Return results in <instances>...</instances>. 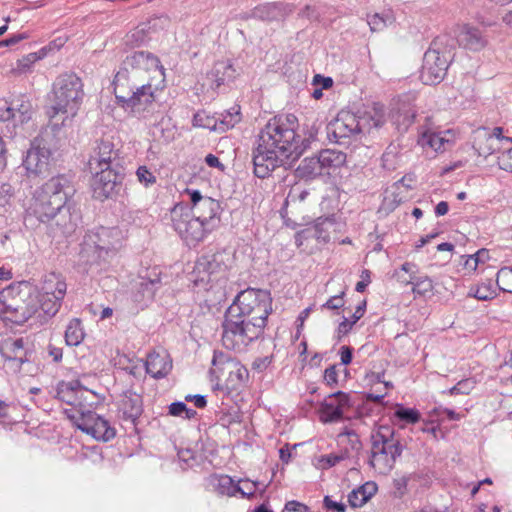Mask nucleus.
<instances>
[{"label":"nucleus","instance_id":"obj_30","mask_svg":"<svg viewBox=\"0 0 512 512\" xmlns=\"http://www.w3.org/2000/svg\"><path fill=\"white\" fill-rule=\"evenodd\" d=\"M146 372L155 379H161L168 375L172 369V362L167 354L151 352L145 363Z\"/></svg>","mask_w":512,"mask_h":512},{"label":"nucleus","instance_id":"obj_18","mask_svg":"<svg viewBox=\"0 0 512 512\" xmlns=\"http://www.w3.org/2000/svg\"><path fill=\"white\" fill-rule=\"evenodd\" d=\"M32 345L28 339L7 338L0 345V354L6 361L16 364L20 369L22 364L29 362L32 355Z\"/></svg>","mask_w":512,"mask_h":512},{"label":"nucleus","instance_id":"obj_21","mask_svg":"<svg viewBox=\"0 0 512 512\" xmlns=\"http://www.w3.org/2000/svg\"><path fill=\"white\" fill-rule=\"evenodd\" d=\"M295 10V5L285 2H266L253 8L248 17L264 22H283Z\"/></svg>","mask_w":512,"mask_h":512},{"label":"nucleus","instance_id":"obj_22","mask_svg":"<svg viewBox=\"0 0 512 512\" xmlns=\"http://www.w3.org/2000/svg\"><path fill=\"white\" fill-rule=\"evenodd\" d=\"M143 412L142 396L132 390L124 391L117 403V416L121 421L136 426Z\"/></svg>","mask_w":512,"mask_h":512},{"label":"nucleus","instance_id":"obj_46","mask_svg":"<svg viewBox=\"0 0 512 512\" xmlns=\"http://www.w3.org/2000/svg\"><path fill=\"white\" fill-rule=\"evenodd\" d=\"M399 146L391 143L381 157L382 167L386 170H395L398 166Z\"/></svg>","mask_w":512,"mask_h":512},{"label":"nucleus","instance_id":"obj_27","mask_svg":"<svg viewBox=\"0 0 512 512\" xmlns=\"http://www.w3.org/2000/svg\"><path fill=\"white\" fill-rule=\"evenodd\" d=\"M161 287V278L155 271L148 277H141L135 286L133 299L135 302L147 304L152 301L156 291Z\"/></svg>","mask_w":512,"mask_h":512},{"label":"nucleus","instance_id":"obj_58","mask_svg":"<svg viewBox=\"0 0 512 512\" xmlns=\"http://www.w3.org/2000/svg\"><path fill=\"white\" fill-rule=\"evenodd\" d=\"M16 120V113L12 112L10 102L0 99V122Z\"/></svg>","mask_w":512,"mask_h":512},{"label":"nucleus","instance_id":"obj_12","mask_svg":"<svg viewBox=\"0 0 512 512\" xmlns=\"http://www.w3.org/2000/svg\"><path fill=\"white\" fill-rule=\"evenodd\" d=\"M52 152L50 148L45 145L44 138H35L31 142L26 156L23 160V166L29 177L40 176L49 170V163Z\"/></svg>","mask_w":512,"mask_h":512},{"label":"nucleus","instance_id":"obj_32","mask_svg":"<svg viewBox=\"0 0 512 512\" xmlns=\"http://www.w3.org/2000/svg\"><path fill=\"white\" fill-rule=\"evenodd\" d=\"M377 490V484L373 481H368L349 493L348 502L353 508L362 507L376 494Z\"/></svg>","mask_w":512,"mask_h":512},{"label":"nucleus","instance_id":"obj_36","mask_svg":"<svg viewBox=\"0 0 512 512\" xmlns=\"http://www.w3.org/2000/svg\"><path fill=\"white\" fill-rule=\"evenodd\" d=\"M85 332L79 318L69 321L65 330V342L68 346H78L84 339Z\"/></svg>","mask_w":512,"mask_h":512},{"label":"nucleus","instance_id":"obj_52","mask_svg":"<svg viewBox=\"0 0 512 512\" xmlns=\"http://www.w3.org/2000/svg\"><path fill=\"white\" fill-rule=\"evenodd\" d=\"M475 381L471 378L459 381L455 386L448 390L449 395H468L475 388Z\"/></svg>","mask_w":512,"mask_h":512},{"label":"nucleus","instance_id":"obj_34","mask_svg":"<svg viewBox=\"0 0 512 512\" xmlns=\"http://www.w3.org/2000/svg\"><path fill=\"white\" fill-rule=\"evenodd\" d=\"M317 157L323 173H329L330 169L340 167L346 161V155L343 152L331 149L322 150Z\"/></svg>","mask_w":512,"mask_h":512},{"label":"nucleus","instance_id":"obj_6","mask_svg":"<svg viewBox=\"0 0 512 512\" xmlns=\"http://www.w3.org/2000/svg\"><path fill=\"white\" fill-rule=\"evenodd\" d=\"M84 97L82 80L72 72L60 74L53 83V102L48 111L50 119L59 114L74 117Z\"/></svg>","mask_w":512,"mask_h":512},{"label":"nucleus","instance_id":"obj_13","mask_svg":"<svg viewBox=\"0 0 512 512\" xmlns=\"http://www.w3.org/2000/svg\"><path fill=\"white\" fill-rule=\"evenodd\" d=\"M117 162L118 149L112 138L103 137L95 142L87 164L89 171H98L99 168L116 167Z\"/></svg>","mask_w":512,"mask_h":512},{"label":"nucleus","instance_id":"obj_20","mask_svg":"<svg viewBox=\"0 0 512 512\" xmlns=\"http://www.w3.org/2000/svg\"><path fill=\"white\" fill-rule=\"evenodd\" d=\"M358 125L355 113L341 111L336 119L329 124L328 135H332L337 143L344 144L346 138L360 135Z\"/></svg>","mask_w":512,"mask_h":512},{"label":"nucleus","instance_id":"obj_37","mask_svg":"<svg viewBox=\"0 0 512 512\" xmlns=\"http://www.w3.org/2000/svg\"><path fill=\"white\" fill-rule=\"evenodd\" d=\"M396 276L398 280L404 284H412V291L414 294L424 296L427 293H430L433 290V282L432 280L425 276V277H416L411 276L409 279L403 278L399 275V273H396Z\"/></svg>","mask_w":512,"mask_h":512},{"label":"nucleus","instance_id":"obj_42","mask_svg":"<svg viewBox=\"0 0 512 512\" xmlns=\"http://www.w3.org/2000/svg\"><path fill=\"white\" fill-rule=\"evenodd\" d=\"M212 366L211 373H218L225 369H230L231 367H237L238 362H236L230 354L215 350L212 358Z\"/></svg>","mask_w":512,"mask_h":512},{"label":"nucleus","instance_id":"obj_4","mask_svg":"<svg viewBox=\"0 0 512 512\" xmlns=\"http://www.w3.org/2000/svg\"><path fill=\"white\" fill-rule=\"evenodd\" d=\"M37 297L28 282H16L0 291V316L22 325L36 315Z\"/></svg>","mask_w":512,"mask_h":512},{"label":"nucleus","instance_id":"obj_19","mask_svg":"<svg viewBox=\"0 0 512 512\" xmlns=\"http://www.w3.org/2000/svg\"><path fill=\"white\" fill-rule=\"evenodd\" d=\"M38 191L55 198V204L65 205L74 195L75 188L72 179L68 175L60 174L50 178Z\"/></svg>","mask_w":512,"mask_h":512},{"label":"nucleus","instance_id":"obj_62","mask_svg":"<svg viewBox=\"0 0 512 512\" xmlns=\"http://www.w3.org/2000/svg\"><path fill=\"white\" fill-rule=\"evenodd\" d=\"M184 193L186 195H188L189 197V200L192 204L191 208H189L190 210H193L195 209V207H197V204L198 203H201L206 196H202L200 191L198 190H195V189H185Z\"/></svg>","mask_w":512,"mask_h":512},{"label":"nucleus","instance_id":"obj_53","mask_svg":"<svg viewBox=\"0 0 512 512\" xmlns=\"http://www.w3.org/2000/svg\"><path fill=\"white\" fill-rule=\"evenodd\" d=\"M319 125L314 121L310 126L304 130V137H300V145L303 146V152L310 146L311 142L315 141L318 135Z\"/></svg>","mask_w":512,"mask_h":512},{"label":"nucleus","instance_id":"obj_49","mask_svg":"<svg viewBox=\"0 0 512 512\" xmlns=\"http://www.w3.org/2000/svg\"><path fill=\"white\" fill-rule=\"evenodd\" d=\"M309 192L305 189H302L300 186H293L289 190L284 205L282 207V216L284 217V213H287V208L289 205H295L297 203L303 202Z\"/></svg>","mask_w":512,"mask_h":512},{"label":"nucleus","instance_id":"obj_15","mask_svg":"<svg viewBox=\"0 0 512 512\" xmlns=\"http://www.w3.org/2000/svg\"><path fill=\"white\" fill-rule=\"evenodd\" d=\"M85 239L92 241L96 248L104 252V260H113L121 247V231L116 227H100L88 234Z\"/></svg>","mask_w":512,"mask_h":512},{"label":"nucleus","instance_id":"obj_1","mask_svg":"<svg viewBox=\"0 0 512 512\" xmlns=\"http://www.w3.org/2000/svg\"><path fill=\"white\" fill-rule=\"evenodd\" d=\"M165 81V69L157 56L148 51L128 55L116 73L113 86L117 103L134 115L147 111L155 92Z\"/></svg>","mask_w":512,"mask_h":512},{"label":"nucleus","instance_id":"obj_56","mask_svg":"<svg viewBox=\"0 0 512 512\" xmlns=\"http://www.w3.org/2000/svg\"><path fill=\"white\" fill-rule=\"evenodd\" d=\"M499 153L497 157L499 168L505 171H512V148H508Z\"/></svg>","mask_w":512,"mask_h":512},{"label":"nucleus","instance_id":"obj_29","mask_svg":"<svg viewBox=\"0 0 512 512\" xmlns=\"http://www.w3.org/2000/svg\"><path fill=\"white\" fill-rule=\"evenodd\" d=\"M207 78L215 88L228 84L236 78V69L230 60H219L214 63Z\"/></svg>","mask_w":512,"mask_h":512},{"label":"nucleus","instance_id":"obj_41","mask_svg":"<svg viewBox=\"0 0 512 512\" xmlns=\"http://www.w3.org/2000/svg\"><path fill=\"white\" fill-rule=\"evenodd\" d=\"M496 295L497 291L491 280L472 286L468 292V296L482 301L493 299Z\"/></svg>","mask_w":512,"mask_h":512},{"label":"nucleus","instance_id":"obj_45","mask_svg":"<svg viewBox=\"0 0 512 512\" xmlns=\"http://www.w3.org/2000/svg\"><path fill=\"white\" fill-rule=\"evenodd\" d=\"M192 123L194 127L219 131L217 118L213 115H209L206 111H199L195 113Z\"/></svg>","mask_w":512,"mask_h":512},{"label":"nucleus","instance_id":"obj_55","mask_svg":"<svg viewBox=\"0 0 512 512\" xmlns=\"http://www.w3.org/2000/svg\"><path fill=\"white\" fill-rule=\"evenodd\" d=\"M257 484V482L241 480L239 484H236L237 493H240L243 497L251 498L255 494Z\"/></svg>","mask_w":512,"mask_h":512},{"label":"nucleus","instance_id":"obj_51","mask_svg":"<svg viewBox=\"0 0 512 512\" xmlns=\"http://www.w3.org/2000/svg\"><path fill=\"white\" fill-rule=\"evenodd\" d=\"M496 284L499 290L512 293V266L502 267L497 272Z\"/></svg>","mask_w":512,"mask_h":512},{"label":"nucleus","instance_id":"obj_17","mask_svg":"<svg viewBox=\"0 0 512 512\" xmlns=\"http://www.w3.org/2000/svg\"><path fill=\"white\" fill-rule=\"evenodd\" d=\"M350 406L349 394L337 391L328 395L320 406L321 422L334 423L342 420L345 410Z\"/></svg>","mask_w":512,"mask_h":512},{"label":"nucleus","instance_id":"obj_40","mask_svg":"<svg viewBox=\"0 0 512 512\" xmlns=\"http://www.w3.org/2000/svg\"><path fill=\"white\" fill-rule=\"evenodd\" d=\"M83 393L82 390H76L73 383H64L58 385L57 398L69 405L76 406L78 402V394Z\"/></svg>","mask_w":512,"mask_h":512},{"label":"nucleus","instance_id":"obj_61","mask_svg":"<svg viewBox=\"0 0 512 512\" xmlns=\"http://www.w3.org/2000/svg\"><path fill=\"white\" fill-rule=\"evenodd\" d=\"M344 292L340 293L339 295H335L330 297L322 306L321 309H330V310H336L344 306V299H343Z\"/></svg>","mask_w":512,"mask_h":512},{"label":"nucleus","instance_id":"obj_9","mask_svg":"<svg viewBox=\"0 0 512 512\" xmlns=\"http://www.w3.org/2000/svg\"><path fill=\"white\" fill-rule=\"evenodd\" d=\"M228 261V255L221 252L202 255L195 262L190 280L195 287L208 289L210 283H217L227 277Z\"/></svg>","mask_w":512,"mask_h":512},{"label":"nucleus","instance_id":"obj_38","mask_svg":"<svg viewBox=\"0 0 512 512\" xmlns=\"http://www.w3.org/2000/svg\"><path fill=\"white\" fill-rule=\"evenodd\" d=\"M210 483L220 495L234 496L237 494L236 484L228 475L213 476Z\"/></svg>","mask_w":512,"mask_h":512},{"label":"nucleus","instance_id":"obj_43","mask_svg":"<svg viewBox=\"0 0 512 512\" xmlns=\"http://www.w3.org/2000/svg\"><path fill=\"white\" fill-rule=\"evenodd\" d=\"M335 225L333 217L318 218L314 224L313 236L320 242L327 243L330 240L329 229Z\"/></svg>","mask_w":512,"mask_h":512},{"label":"nucleus","instance_id":"obj_8","mask_svg":"<svg viewBox=\"0 0 512 512\" xmlns=\"http://www.w3.org/2000/svg\"><path fill=\"white\" fill-rule=\"evenodd\" d=\"M30 210L40 222L49 223L53 221L63 235L71 234L76 228V218L71 214L68 203L57 205L55 204V198L38 190L34 194Z\"/></svg>","mask_w":512,"mask_h":512},{"label":"nucleus","instance_id":"obj_50","mask_svg":"<svg viewBox=\"0 0 512 512\" xmlns=\"http://www.w3.org/2000/svg\"><path fill=\"white\" fill-rule=\"evenodd\" d=\"M394 416L405 424H415L421 419V414L418 410L414 408H406L402 405L397 406Z\"/></svg>","mask_w":512,"mask_h":512},{"label":"nucleus","instance_id":"obj_16","mask_svg":"<svg viewBox=\"0 0 512 512\" xmlns=\"http://www.w3.org/2000/svg\"><path fill=\"white\" fill-rule=\"evenodd\" d=\"M90 172L94 174L92 182L94 197L100 200L112 197L122 179L121 175L115 170V167L99 168L98 171Z\"/></svg>","mask_w":512,"mask_h":512},{"label":"nucleus","instance_id":"obj_26","mask_svg":"<svg viewBox=\"0 0 512 512\" xmlns=\"http://www.w3.org/2000/svg\"><path fill=\"white\" fill-rule=\"evenodd\" d=\"M457 41L460 46L470 51H480L486 47L488 40L483 31L477 27L464 25L458 36Z\"/></svg>","mask_w":512,"mask_h":512},{"label":"nucleus","instance_id":"obj_59","mask_svg":"<svg viewBox=\"0 0 512 512\" xmlns=\"http://www.w3.org/2000/svg\"><path fill=\"white\" fill-rule=\"evenodd\" d=\"M139 182L148 186L156 182V177L150 172L146 166H140L136 171Z\"/></svg>","mask_w":512,"mask_h":512},{"label":"nucleus","instance_id":"obj_23","mask_svg":"<svg viewBox=\"0 0 512 512\" xmlns=\"http://www.w3.org/2000/svg\"><path fill=\"white\" fill-rule=\"evenodd\" d=\"M105 254L95 247L92 241L84 242L79 253V261L88 271L99 273L108 268L112 260H104Z\"/></svg>","mask_w":512,"mask_h":512},{"label":"nucleus","instance_id":"obj_7","mask_svg":"<svg viewBox=\"0 0 512 512\" xmlns=\"http://www.w3.org/2000/svg\"><path fill=\"white\" fill-rule=\"evenodd\" d=\"M453 42L447 36H439L433 40L430 48L425 52L420 78L425 85L440 83L453 58L452 47L448 49V43Z\"/></svg>","mask_w":512,"mask_h":512},{"label":"nucleus","instance_id":"obj_25","mask_svg":"<svg viewBox=\"0 0 512 512\" xmlns=\"http://www.w3.org/2000/svg\"><path fill=\"white\" fill-rule=\"evenodd\" d=\"M355 114L357 122H359L360 135L369 134L372 129H377L385 123V111L382 104H374L371 110L358 111Z\"/></svg>","mask_w":512,"mask_h":512},{"label":"nucleus","instance_id":"obj_33","mask_svg":"<svg viewBox=\"0 0 512 512\" xmlns=\"http://www.w3.org/2000/svg\"><path fill=\"white\" fill-rule=\"evenodd\" d=\"M12 112L16 113L15 123H26L32 118L33 107L28 96L19 95L10 101Z\"/></svg>","mask_w":512,"mask_h":512},{"label":"nucleus","instance_id":"obj_10","mask_svg":"<svg viewBox=\"0 0 512 512\" xmlns=\"http://www.w3.org/2000/svg\"><path fill=\"white\" fill-rule=\"evenodd\" d=\"M171 220L174 230L188 245L198 244L213 231L195 217L189 207L181 204L171 210Z\"/></svg>","mask_w":512,"mask_h":512},{"label":"nucleus","instance_id":"obj_35","mask_svg":"<svg viewBox=\"0 0 512 512\" xmlns=\"http://www.w3.org/2000/svg\"><path fill=\"white\" fill-rule=\"evenodd\" d=\"M300 178L313 179L323 174L317 155L304 158L296 169Z\"/></svg>","mask_w":512,"mask_h":512},{"label":"nucleus","instance_id":"obj_48","mask_svg":"<svg viewBox=\"0 0 512 512\" xmlns=\"http://www.w3.org/2000/svg\"><path fill=\"white\" fill-rule=\"evenodd\" d=\"M45 56V52L43 50L40 53H29L23 56L21 59L17 60L16 67L13 69L18 74H24L30 71L32 65L42 59Z\"/></svg>","mask_w":512,"mask_h":512},{"label":"nucleus","instance_id":"obj_31","mask_svg":"<svg viewBox=\"0 0 512 512\" xmlns=\"http://www.w3.org/2000/svg\"><path fill=\"white\" fill-rule=\"evenodd\" d=\"M37 306L36 315H34L40 323H45L53 318L60 310L62 306V299L59 297H45L42 294H36Z\"/></svg>","mask_w":512,"mask_h":512},{"label":"nucleus","instance_id":"obj_2","mask_svg":"<svg viewBox=\"0 0 512 512\" xmlns=\"http://www.w3.org/2000/svg\"><path fill=\"white\" fill-rule=\"evenodd\" d=\"M298 121L293 114L278 115L268 120L257 136L253 150L254 174L266 178L276 168L291 167L303 154L300 135L296 129Z\"/></svg>","mask_w":512,"mask_h":512},{"label":"nucleus","instance_id":"obj_14","mask_svg":"<svg viewBox=\"0 0 512 512\" xmlns=\"http://www.w3.org/2000/svg\"><path fill=\"white\" fill-rule=\"evenodd\" d=\"M503 142L512 143V136L503 135V128L495 127L492 131L482 129L477 132L473 147L479 156L487 158L500 152Z\"/></svg>","mask_w":512,"mask_h":512},{"label":"nucleus","instance_id":"obj_11","mask_svg":"<svg viewBox=\"0 0 512 512\" xmlns=\"http://www.w3.org/2000/svg\"><path fill=\"white\" fill-rule=\"evenodd\" d=\"M75 424L78 429L96 440L107 442L116 435L115 429L106 419L90 410L80 411V416L75 420Z\"/></svg>","mask_w":512,"mask_h":512},{"label":"nucleus","instance_id":"obj_47","mask_svg":"<svg viewBox=\"0 0 512 512\" xmlns=\"http://www.w3.org/2000/svg\"><path fill=\"white\" fill-rule=\"evenodd\" d=\"M394 17L391 13H375L368 16L367 23L370 26L371 31L377 32L382 31L388 25L394 22Z\"/></svg>","mask_w":512,"mask_h":512},{"label":"nucleus","instance_id":"obj_5","mask_svg":"<svg viewBox=\"0 0 512 512\" xmlns=\"http://www.w3.org/2000/svg\"><path fill=\"white\" fill-rule=\"evenodd\" d=\"M403 446L388 425H381L371 434L369 466L380 475H387L395 467Z\"/></svg>","mask_w":512,"mask_h":512},{"label":"nucleus","instance_id":"obj_64","mask_svg":"<svg viewBox=\"0 0 512 512\" xmlns=\"http://www.w3.org/2000/svg\"><path fill=\"white\" fill-rule=\"evenodd\" d=\"M287 512H310L308 506L298 501H289L285 504Z\"/></svg>","mask_w":512,"mask_h":512},{"label":"nucleus","instance_id":"obj_60","mask_svg":"<svg viewBox=\"0 0 512 512\" xmlns=\"http://www.w3.org/2000/svg\"><path fill=\"white\" fill-rule=\"evenodd\" d=\"M481 256H487V250L481 249L474 255L468 256V258L465 260V263H464L465 268L469 269L471 271L476 270L478 267V264L480 263Z\"/></svg>","mask_w":512,"mask_h":512},{"label":"nucleus","instance_id":"obj_44","mask_svg":"<svg viewBox=\"0 0 512 512\" xmlns=\"http://www.w3.org/2000/svg\"><path fill=\"white\" fill-rule=\"evenodd\" d=\"M365 310H366V301L363 300L356 307V310L353 313V315L351 316V319L346 318V317L343 318V320L340 322L338 329H337L339 337H341L342 335H346L347 333L350 332L353 325L363 317Z\"/></svg>","mask_w":512,"mask_h":512},{"label":"nucleus","instance_id":"obj_3","mask_svg":"<svg viewBox=\"0 0 512 512\" xmlns=\"http://www.w3.org/2000/svg\"><path fill=\"white\" fill-rule=\"evenodd\" d=\"M272 311L270 292L248 288L241 291L225 312L222 343L229 350H242L264 332Z\"/></svg>","mask_w":512,"mask_h":512},{"label":"nucleus","instance_id":"obj_54","mask_svg":"<svg viewBox=\"0 0 512 512\" xmlns=\"http://www.w3.org/2000/svg\"><path fill=\"white\" fill-rule=\"evenodd\" d=\"M422 144L431 147L434 151H438L444 144V139L436 133H425L422 136Z\"/></svg>","mask_w":512,"mask_h":512},{"label":"nucleus","instance_id":"obj_28","mask_svg":"<svg viewBox=\"0 0 512 512\" xmlns=\"http://www.w3.org/2000/svg\"><path fill=\"white\" fill-rule=\"evenodd\" d=\"M67 291V283L65 277L56 272H50L43 277L39 294L45 297H59L64 299Z\"/></svg>","mask_w":512,"mask_h":512},{"label":"nucleus","instance_id":"obj_57","mask_svg":"<svg viewBox=\"0 0 512 512\" xmlns=\"http://www.w3.org/2000/svg\"><path fill=\"white\" fill-rule=\"evenodd\" d=\"M15 196V189L9 183H3L0 186V206L10 204V201Z\"/></svg>","mask_w":512,"mask_h":512},{"label":"nucleus","instance_id":"obj_39","mask_svg":"<svg viewBox=\"0 0 512 512\" xmlns=\"http://www.w3.org/2000/svg\"><path fill=\"white\" fill-rule=\"evenodd\" d=\"M216 118L218 120L219 132H225L241 121L240 106L235 105Z\"/></svg>","mask_w":512,"mask_h":512},{"label":"nucleus","instance_id":"obj_63","mask_svg":"<svg viewBox=\"0 0 512 512\" xmlns=\"http://www.w3.org/2000/svg\"><path fill=\"white\" fill-rule=\"evenodd\" d=\"M272 363V356H264L256 358L252 363V368L258 372L267 369Z\"/></svg>","mask_w":512,"mask_h":512},{"label":"nucleus","instance_id":"obj_24","mask_svg":"<svg viewBox=\"0 0 512 512\" xmlns=\"http://www.w3.org/2000/svg\"><path fill=\"white\" fill-rule=\"evenodd\" d=\"M220 211V203L211 197H205L201 203L197 204L195 209L191 210L195 217L212 230H214L220 222Z\"/></svg>","mask_w":512,"mask_h":512}]
</instances>
